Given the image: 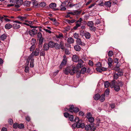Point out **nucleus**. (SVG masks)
<instances>
[{
    "label": "nucleus",
    "mask_w": 131,
    "mask_h": 131,
    "mask_svg": "<svg viewBox=\"0 0 131 131\" xmlns=\"http://www.w3.org/2000/svg\"><path fill=\"white\" fill-rule=\"evenodd\" d=\"M75 67H68L65 69L64 72L66 75L70 73L71 75H73L74 73H76L77 71Z\"/></svg>",
    "instance_id": "1"
},
{
    "label": "nucleus",
    "mask_w": 131,
    "mask_h": 131,
    "mask_svg": "<svg viewBox=\"0 0 131 131\" xmlns=\"http://www.w3.org/2000/svg\"><path fill=\"white\" fill-rule=\"evenodd\" d=\"M40 49L39 48H37L36 49L35 51H33L30 55L28 57L27 59V62L28 64L29 63L31 59L33 58L35 56H38L39 54Z\"/></svg>",
    "instance_id": "2"
},
{
    "label": "nucleus",
    "mask_w": 131,
    "mask_h": 131,
    "mask_svg": "<svg viewBox=\"0 0 131 131\" xmlns=\"http://www.w3.org/2000/svg\"><path fill=\"white\" fill-rule=\"evenodd\" d=\"M80 35L82 36H85L86 39H90L91 37V34L89 32L84 31L83 30L80 31Z\"/></svg>",
    "instance_id": "3"
},
{
    "label": "nucleus",
    "mask_w": 131,
    "mask_h": 131,
    "mask_svg": "<svg viewBox=\"0 0 131 131\" xmlns=\"http://www.w3.org/2000/svg\"><path fill=\"white\" fill-rule=\"evenodd\" d=\"M124 83L122 82H119L116 83V85L113 88L114 90L116 92L119 91L120 87H122L124 84Z\"/></svg>",
    "instance_id": "4"
},
{
    "label": "nucleus",
    "mask_w": 131,
    "mask_h": 131,
    "mask_svg": "<svg viewBox=\"0 0 131 131\" xmlns=\"http://www.w3.org/2000/svg\"><path fill=\"white\" fill-rule=\"evenodd\" d=\"M82 19L81 18H80L79 19L76 21L75 26L73 27V29L75 30H76L78 28L81 26V21Z\"/></svg>",
    "instance_id": "5"
},
{
    "label": "nucleus",
    "mask_w": 131,
    "mask_h": 131,
    "mask_svg": "<svg viewBox=\"0 0 131 131\" xmlns=\"http://www.w3.org/2000/svg\"><path fill=\"white\" fill-rule=\"evenodd\" d=\"M31 42L32 46L30 48V51H32L34 50L36 47V46L35 45L36 43V40L34 39H32Z\"/></svg>",
    "instance_id": "6"
},
{
    "label": "nucleus",
    "mask_w": 131,
    "mask_h": 131,
    "mask_svg": "<svg viewBox=\"0 0 131 131\" xmlns=\"http://www.w3.org/2000/svg\"><path fill=\"white\" fill-rule=\"evenodd\" d=\"M74 121L76 123L77 127L80 128V125L81 124L82 122V120L79 119L78 117H76Z\"/></svg>",
    "instance_id": "7"
},
{
    "label": "nucleus",
    "mask_w": 131,
    "mask_h": 131,
    "mask_svg": "<svg viewBox=\"0 0 131 131\" xmlns=\"http://www.w3.org/2000/svg\"><path fill=\"white\" fill-rule=\"evenodd\" d=\"M81 13V12L78 10H76L75 11L72 12H67V13L68 14H71L73 15H79Z\"/></svg>",
    "instance_id": "8"
},
{
    "label": "nucleus",
    "mask_w": 131,
    "mask_h": 131,
    "mask_svg": "<svg viewBox=\"0 0 131 131\" xmlns=\"http://www.w3.org/2000/svg\"><path fill=\"white\" fill-rule=\"evenodd\" d=\"M85 129L86 130H91V131H94L95 129V128L93 127L92 126H91V125H87L85 127Z\"/></svg>",
    "instance_id": "9"
},
{
    "label": "nucleus",
    "mask_w": 131,
    "mask_h": 131,
    "mask_svg": "<svg viewBox=\"0 0 131 131\" xmlns=\"http://www.w3.org/2000/svg\"><path fill=\"white\" fill-rule=\"evenodd\" d=\"M83 62L81 59H80L78 61V63L77 64L76 67H75L77 68V69L81 68L83 66Z\"/></svg>",
    "instance_id": "10"
},
{
    "label": "nucleus",
    "mask_w": 131,
    "mask_h": 131,
    "mask_svg": "<svg viewBox=\"0 0 131 131\" xmlns=\"http://www.w3.org/2000/svg\"><path fill=\"white\" fill-rule=\"evenodd\" d=\"M49 6L50 8L54 10H58L59 9L58 8H56V4L55 3H52L49 5Z\"/></svg>",
    "instance_id": "11"
},
{
    "label": "nucleus",
    "mask_w": 131,
    "mask_h": 131,
    "mask_svg": "<svg viewBox=\"0 0 131 131\" xmlns=\"http://www.w3.org/2000/svg\"><path fill=\"white\" fill-rule=\"evenodd\" d=\"M37 31L35 29H33L29 31V34L31 36H34L35 35L37 34Z\"/></svg>",
    "instance_id": "12"
},
{
    "label": "nucleus",
    "mask_w": 131,
    "mask_h": 131,
    "mask_svg": "<svg viewBox=\"0 0 131 131\" xmlns=\"http://www.w3.org/2000/svg\"><path fill=\"white\" fill-rule=\"evenodd\" d=\"M76 42L77 44L79 45H81L82 46H85V44L83 42H82L80 38H79L77 39L76 41Z\"/></svg>",
    "instance_id": "13"
},
{
    "label": "nucleus",
    "mask_w": 131,
    "mask_h": 131,
    "mask_svg": "<svg viewBox=\"0 0 131 131\" xmlns=\"http://www.w3.org/2000/svg\"><path fill=\"white\" fill-rule=\"evenodd\" d=\"M97 71L100 72H101L102 71H105L107 69L103 67H97L96 68Z\"/></svg>",
    "instance_id": "14"
},
{
    "label": "nucleus",
    "mask_w": 131,
    "mask_h": 131,
    "mask_svg": "<svg viewBox=\"0 0 131 131\" xmlns=\"http://www.w3.org/2000/svg\"><path fill=\"white\" fill-rule=\"evenodd\" d=\"M72 59L73 61L75 62H78L80 60L79 59L78 56L75 54L73 56Z\"/></svg>",
    "instance_id": "15"
},
{
    "label": "nucleus",
    "mask_w": 131,
    "mask_h": 131,
    "mask_svg": "<svg viewBox=\"0 0 131 131\" xmlns=\"http://www.w3.org/2000/svg\"><path fill=\"white\" fill-rule=\"evenodd\" d=\"M67 60L63 59L60 65L59 66L60 68H62L63 66L64 65H65L67 63Z\"/></svg>",
    "instance_id": "16"
},
{
    "label": "nucleus",
    "mask_w": 131,
    "mask_h": 131,
    "mask_svg": "<svg viewBox=\"0 0 131 131\" xmlns=\"http://www.w3.org/2000/svg\"><path fill=\"white\" fill-rule=\"evenodd\" d=\"M55 43L53 41H50L48 43V46L50 48H54V45Z\"/></svg>",
    "instance_id": "17"
},
{
    "label": "nucleus",
    "mask_w": 131,
    "mask_h": 131,
    "mask_svg": "<svg viewBox=\"0 0 131 131\" xmlns=\"http://www.w3.org/2000/svg\"><path fill=\"white\" fill-rule=\"evenodd\" d=\"M59 46L60 47V49H61L62 50L64 49L65 47L64 45V43L62 41H61L60 42L59 44Z\"/></svg>",
    "instance_id": "18"
},
{
    "label": "nucleus",
    "mask_w": 131,
    "mask_h": 131,
    "mask_svg": "<svg viewBox=\"0 0 131 131\" xmlns=\"http://www.w3.org/2000/svg\"><path fill=\"white\" fill-rule=\"evenodd\" d=\"M67 41L69 43H73L74 42V40L72 38L70 37L68 38Z\"/></svg>",
    "instance_id": "19"
},
{
    "label": "nucleus",
    "mask_w": 131,
    "mask_h": 131,
    "mask_svg": "<svg viewBox=\"0 0 131 131\" xmlns=\"http://www.w3.org/2000/svg\"><path fill=\"white\" fill-rule=\"evenodd\" d=\"M108 64L109 66L111 67L112 66V63L113 62V60L111 58L109 57L108 59Z\"/></svg>",
    "instance_id": "20"
},
{
    "label": "nucleus",
    "mask_w": 131,
    "mask_h": 131,
    "mask_svg": "<svg viewBox=\"0 0 131 131\" xmlns=\"http://www.w3.org/2000/svg\"><path fill=\"white\" fill-rule=\"evenodd\" d=\"M74 48L76 51H79L81 50V48L78 45H76L74 46Z\"/></svg>",
    "instance_id": "21"
},
{
    "label": "nucleus",
    "mask_w": 131,
    "mask_h": 131,
    "mask_svg": "<svg viewBox=\"0 0 131 131\" xmlns=\"http://www.w3.org/2000/svg\"><path fill=\"white\" fill-rule=\"evenodd\" d=\"M116 82V81L115 80H112L110 83V87L111 88H113L116 85L115 84Z\"/></svg>",
    "instance_id": "22"
},
{
    "label": "nucleus",
    "mask_w": 131,
    "mask_h": 131,
    "mask_svg": "<svg viewBox=\"0 0 131 131\" xmlns=\"http://www.w3.org/2000/svg\"><path fill=\"white\" fill-rule=\"evenodd\" d=\"M13 27L14 29H17L20 27V26L17 24H14L13 25Z\"/></svg>",
    "instance_id": "23"
},
{
    "label": "nucleus",
    "mask_w": 131,
    "mask_h": 131,
    "mask_svg": "<svg viewBox=\"0 0 131 131\" xmlns=\"http://www.w3.org/2000/svg\"><path fill=\"white\" fill-rule=\"evenodd\" d=\"M12 27V25L9 24H6L5 25V28L7 29H10Z\"/></svg>",
    "instance_id": "24"
},
{
    "label": "nucleus",
    "mask_w": 131,
    "mask_h": 131,
    "mask_svg": "<svg viewBox=\"0 0 131 131\" xmlns=\"http://www.w3.org/2000/svg\"><path fill=\"white\" fill-rule=\"evenodd\" d=\"M69 111H70L71 112H73V110L74 109V106L73 105H69Z\"/></svg>",
    "instance_id": "25"
},
{
    "label": "nucleus",
    "mask_w": 131,
    "mask_h": 131,
    "mask_svg": "<svg viewBox=\"0 0 131 131\" xmlns=\"http://www.w3.org/2000/svg\"><path fill=\"white\" fill-rule=\"evenodd\" d=\"M105 95L104 94H102L101 96H100L99 98L100 101L102 102L104 101L105 100Z\"/></svg>",
    "instance_id": "26"
},
{
    "label": "nucleus",
    "mask_w": 131,
    "mask_h": 131,
    "mask_svg": "<svg viewBox=\"0 0 131 131\" xmlns=\"http://www.w3.org/2000/svg\"><path fill=\"white\" fill-rule=\"evenodd\" d=\"M43 48L44 49V50L46 51H47L49 49V47L48 46V44H47V43L45 44L43 46Z\"/></svg>",
    "instance_id": "27"
},
{
    "label": "nucleus",
    "mask_w": 131,
    "mask_h": 131,
    "mask_svg": "<svg viewBox=\"0 0 131 131\" xmlns=\"http://www.w3.org/2000/svg\"><path fill=\"white\" fill-rule=\"evenodd\" d=\"M66 21L69 24H71L74 23L76 21V20L75 19L71 20L67 19Z\"/></svg>",
    "instance_id": "28"
},
{
    "label": "nucleus",
    "mask_w": 131,
    "mask_h": 131,
    "mask_svg": "<svg viewBox=\"0 0 131 131\" xmlns=\"http://www.w3.org/2000/svg\"><path fill=\"white\" fill-rule=\"evenodd\" d=\"M7 37L6 34H4L1 36L0 38L1 40H4Z\"/></svg>",
    "instance_id": "29"
},
{
    "label": "nucleus",
    "mask_w": 131,
    "mask_h": 131,
    "mask_svg": "<svg viewBox=\"0 0 131 131\" xmlns=\"http://www.w3.org/2000/svg\"><path fill=\"white\" fill-rule=\"evenodd\" d=\"M100 95L98 94H96L94 96V98L96 100H97L99 99Z\"/></svg>",
    "instance_id": "30"
},
{
    "label": "nucleus",
    "mask_w": 131,
    "mask_h": 131,
    "mask_svg": "<svg viewBox=\"0 0 131 131\" xmlns=\"http://www.w3.org/2000/svg\"><path fill=\"white\" fill-rule=\"evenodd\" d=\"M87 25L89 26L92 28L94 25V24L93 21H89L88 22Z\"/></svg>",
    "instance_id": "31"
},
{
    "label": "nucleus",
    "mask_w": 131,
    "mask_h": 131,
    "mask_svg": "<svg viewBox=\"0 0 131 131\" xmlns=\"http://www.w3.org/2000/svg\"><path fill=\"white\" fill-rule=\"evenodd\" d=\"M34 61V59L33 58H32V59H31L30 60V67L32 68L34 66L33 64Z\"/></svg>",
    "instance_id": "32"
},
{
    "label": "nucleus",
    "mask_w": 131,
    "mask_h": 131,
    "mask_svg": "<svg viewBox=\"0 0 131 131\" xmlns=\"http://www.w3.org/2000/svg\"><path fill=\"white\" fill-rule=\"evenodd\" d=\"M105 87L106 88H108L110 85V83L108 81H106L104 83Z\"/></svg>",
    "instance_id": "33"
},
{
    "label": "nucleus",
    "mask_w": 131,
    "mask_h": 131,
    "mask_svg": "<svg viewBox=\"0 0 131 131\" xmlns=\"http://www.w3.org/2000/svg\"><path fill=\"white\" fill-rule=\"evenodd\" d=\"M76 69L77 70V71L76 72V77H77L79 78L80 77L81 73L80 71H79L77 69V68Z\"/></svg>",
    "instance_id": "34"
},
{
    "label": "nucleus",
    "mask_w": 131,
    "mask_h": 131,
    "mask_svg": "<svg viewBox=\"0 0 131 131\" xmlns=\"http://www.w3.org/2000/svg\"><path fill=\"white\" fill-rule=\"evenodd\" d=\"M60 47L59 46V44L57 43H55L54 45V48L57 49H60Z\"/></svg>",
    "instance_id": "35"
},
{
    "label": "nucleus",
    "mask_w": 131,
    "mask_h": 131,
    "mask_svg": "<svg viewBox=\"0 0 131 131\" xmlns=\"http://www.w3.org/2000/svg\"><path fill=\"white\" fill-rule=\"evenodd\" d=\"M111 2L110 1L106 2L105 3V5L107 6L110 7L111 6Z\"/></svg>",
    "instance_id": "36"
},
{
    "label": "nucleus",
    "mask_w": 131,
    "mask_h": 131,
    "mask_svg": "<svg viewBox=\"0 0 131 131\" xmlns=\"http://www.w3.org/2000/svg\"><path fill=\"white\" fill-rule=\"evenodd\" d=\"M24 126L23 124L21 123L18 124V128L20 129H23L24 128Z\"/></svg>",
    "instance_id": "37"
},
{
    "label": "nucleus",
    "mask_w": 131,
    "mask_h": 131,
    "mask_svg": "<svg viewBox=\"0 0 131 131\" xmlns=\"http://www.w3.org/2000/svg\"><path fill=\"white\" fill-rule=\"evenodd\" d=\"M23 0H17V3L18 5H21L23 4Z\"/></svg>",
    "instance_id": "38"
},
{
    "label": "nucleus",
    "mask_w": 131,
    "mask_h": 131,
    "mask_svg": "<svg viewBox=\"0 0 131 131\" xmlns=\"http://www.w3.org/2000/svg\"><path fill=\"white\" fill-rule=\"evenodd\" d=\"M70 30V27H69V26H68L65 28L63 30V31L64 32H66L67 31L69 30Z\"/></svg>",
    "instance_id": "39"
},
{
    "label": "nucleus",
    "mask_w": 131,
    "mask_h": 131,
    "mask_svg": "<svg viewBox=\"0 0 131 131\" xmlns=\"http://www.w3.org/2000/svg\"><path fill=\"white\" fill-rule=\"evenodd\" d=\"M88 118V121L90 123H92L94 121V119L92 117H90Z\"/></svg>",
    "instance_id": "40"
},
{
    "label": "nucleus",
    "mask_w": 131,
    "mask_h": 131,
    "mask_svg": "<svg viewBox=\"0 0 131 131\" xmlns=\"http://www.w3.org/2000/svg\"><path fill=\"white\" fill-rule=\"evenodd\" d=\"M44 50L42 49L40 52V56H44L45 55V52Z\"/></svg>",
    "instance_id": "41"
},
{
    "label": "nucleus",
    "mask_w": 131,
    "mask_h": 131,
    "mask_svg": "<svg viewBox=\"0 0 131 131\" xmlns=\"http://www.w3.org/2000/svg\"><path fill=\"white\" fill-rule=\"evenodd\" d=\"M119 76V75H118V73H114L113 75L114 79H117L118 78V77Z\"/></svg>",
    "instance_id": "42"
},
{
    "label": "nucleus",
    "mask_w": 131,
    "mask_h": 131,
    "mask_svg": "<svg viewBox=\"0 0 131 131\" xmlns=\"http://www.w3.org/2000/svg\"><path fill=\"white\" fill-rule=\"evenodd\" d=\"M86 68H83L81 69L80 72L84 74L86 72Z\"/></svg>",
    "instance_id": "43"
},
{
    "label": "nucleus",
    "mask_w": 131,
    "mask_h": 131,
    "mask_svg": "<svg viewBox=\"0 0 131 131\" xmlns=\"http://www.w3.org/2000/svg\"><path fill=\"white\" fill-rule=\"evenodd\" d=\"M108 54L109 57H111L113 54V52L112 51H109L108 53Z\"/></svg>",
    "instance_id": "44"
},
{
    "label": "nucleus",
    "mask_w": 131,
    "mask_h": 131,
    "mask_svg": "<svg viewBox=\"0 0 131 131\" xmlns=\"http://www.w3.org/2000/svg\"><path fill=\"white\" fill-rule=\"evenodd\" d=\"M65 53L67 55H69L70 54V52L69 50L67 49H66L64 50Z\"/></svg>",
    "instance_id": "45"
},
{
    "label": "nucleus",
    "mask_w": 131,
    "mask_h": 131,
    "mask_svg": "<svg viewBox=\"0 0 131 131\" xmlns=\"http://www.w3.org/2000/svg\"><path fill=\"white\" fill-rule=\"evenodd\" d=\"M69 118L70 120L71 121H72L73 120L74 116L73 115H70L69 117Z\"/></svg>",
    "instance_id": "46"
},
{
    "label": "nucleus",
    "mask_w": 131,
    "mask_h": 131,
    "mask_svg": "<svg viewBox=\"0 0 131 131\" xmlns=\"http://www.w3.org/2000/svg\"><path fill=\"white\" fill-rule=\"evenodd\" d=\"M17 18L20 19V20L23 21L25 19V17L22 16H18Z\"/></svg>",
    "instance_id": "47"
},
{
    "label": "nucleus",
    "mask_w": 131,
    "mask_h": 131,
    "mask_svg": "<svg viewBox=\"0 0 131 131\" xmlns=\"http://www.w3.org/2000/svg\"><path fill=\"white\" fill-rule=\"evenodd\" d=\"M29 71V68L28 66H26L25 67V71L26 73H28Z\"/></svg>",
    "instance_id": "48"
},
{
    "label": "nucleus",
    "mask_w": 131,
    "mask_h": 131,
    "mask_svg": "<svg viewBox=\"0 0 131 131\" xmlns=\"http://www.w3.org/2000/svg\"><path fill=\"white\" fill-rule=\"evenodd\" d=\"M79 111V109L78 107H76L74 108V109L73 110V112L75 113L78 112Z\"/></svg>",
    "instance_id": "49"
},
{
    "label": "nucleus",
    "mask_w": 131,
    "mask_h": 131,
    "mask_svg": "<svg viewBox=\"0 0 131 131\" xmlns=\"http://www.w3.org/2000/svg\"><path fill=\"white\" fill-rule=\"evenodd\" d=\"M39 38V43L41 45L43 43V38L42 37Z\"/></svg>",
    "instance_id": "50"
},
{
    "label": "nucleus",
    "mask_w": 131,
    "mask_h": 131,
    "mask_svg": "<svg viewBox=\"0 0 131 131\" xmlns=\"http://www.w3.org/2000/svg\"><path fill=\"white\" fill-rule=\"evenodd\" d=\"M18 124L17 123H14L13 125V127L14 128H17L18 127Z\"/></svg>",
    "instance_id": "51"
},
{
    "label": "nucleus",
    "mask_w": 131,
    "mask_h": 131,
    "mask_svg": "<svg viewBox=\"0 0 131 131\" xmlns=\"http://www.w3.org/2000/svg\"><path fill=\"white\" fill-rule=\"evenodd\" d=\"M109 93V90L108 89H107L105 91V95H108Z\"/></svg>",
    "instance_id": "52"
},
{
    "label": "nucleus",
    "mask_w": 131,
    "mask_h": 131,
    "mask_svg": "<svg viewBox=\"0 0 131 131\" xmlns=\"http://www.w3.org/2000/svg\"><path fill=\"white\" fill-rule=\"evenodd\" d=\"M42 34L40 32H39L37 34V36L38 38H40L42 37Z\"/></svg>",
    "instance_id": "53"
},
{
    "label": "nucleus",
    "mask_w": 131,
    "mask_h": 131,
    "mask_svg": "<svg viewBox=\"0 0 131 131\" xmlns=\"http://www.w3.org/2000/svg\"><path fill=\"white\" fill-rule=\"evenodd\" d=\"M73 36L74 38L75 39H77L79 38V35L78 34L75 33L74 35Z\"/></svg>",
    "instance_id": "54"
},
{
    "label": "nucleus",
    "mask_w": 131,
    "mask_h": 131,
    "mask_svg": "<svg viewBox=\"0 0 131 131\" xmlns=\"http://www.w3.org/2000/svg\"><path fill=\"white\" fill-rule=\"evenodd\" d=\"M43 29L44 30H45L46 32H48L49 34L51 33V31L49 30H48L47 29H46L45 28H43Z\"/></svg>",
    "instance_id": "55"
},
{
    "label": "nucleus",
    "mask_w": 131,
    "mask_h": 131,
    "mask_svg": "<svg viewBox=\"0 0 131 131\" xmlns=\"http://www.w3.org/2000/svg\"><path fill=\"white\" fill-rule=\"evenodd\" d=\"M70 115L68 113L65 112L64 113V115L66 118L69 117Z\"/></svg>",
    "instance_id": "56"
},
{
    "label": "nucleus",
    "mask_w": 131,
    "mask_h": 131,
    "mask_svg": "<svg viewBox=\"0 0 131 131\" xmlns=\"http://www.w3.org/2000/svg\"><path fill=\"white\" fill-rule=\"evenodd\" d=\"M117 73H118V75H119V76L122 75H123V72L120 71H118Z\"/></svg>",
    "instance_id": "57"
},
{
    "label": "nucleus",
    "mask_w": 131,
    "mask_h": 131,
    "mask_svg": "<svg viewBox=\"0 0 131 131\" xmlns=\"http://www.w3.org/2000/svg\"><path fill=\"white\" fill-rule=\"evenodd\" d=\"M60 7L61 8L60 10H65L66 9L65 7L63 6L62 5H61L60 6Z\"/></svg>",
    "instance_id": "58"
},
{
    "label": "nucleus",
    "mask_w": 131,
    "mask_h": 131,
    "mask_svg": "<svg viewBox=\"0 0 131 131\" xmlns=\"http://www.w3.org/2000/svg\"><path fill=\"white\" fill-rule=\"evenodd\" d=\"M75 5V4L73 5V4H71V3H69L67 5V6H68L69 7H71Z\"/></svg>",
    "instance_id": "59"
},
{
    "label": "nucleus",
    "mask_w": 131,
    "mask_h": 131,
    "mask_svg": "<svg viewBox=\"0 0 131 131\" xmlns=\"http://www.w3.org/2000/svg\"><path fill=\"white\" fill-rule=\"evenodd\" d=\"M56 37L57 38H60L63 37V35L62 34H59L58 35H57Z\"/></svg>",
    "instance_id": "60"
},
{
    "label": "nucleus",
    "mask_w": 131,
    "mask_h": 131,
    "mask_svg": "<svg viewBox=\"0 0 131 131\" xmlns=\"http://www.w3.org/2000/svg\"><path fill=\"white\" fill-rule=\"evenodd\" d=\"M40 5L42 7H44L46 5V3L44 2H41L40 4Z\"/></svg>",
    "instance_id": "61"
},
{
    "label": "nucleus",
    "mask_w": 131,
    "mask_h": 131,
    "mask_svg": "<svg viewBox=\"0 0 131 131\" xmlns=\"http://www.w3.org/2000/svg\"><path fill=\"white\" fill-rule=\"evenodd\" d=\"M96 66L98 67H101L102 66L101 63L100 62H98L97 64H96Z\"/></svg>",
    "instance_id": "62"
},
{
    "label": "nucleus",
    "mask_w": 131,
    "mask_h": 131,
    "mask_svg": "<svg viewBox=\"0 0 131 131\" xmlns=\"http://www.w3.org/2000/svg\"><path fill=\"white\" fill-rule=\"evenodd\" d=\"M8 123L10 125H12L13 123V122L12 119H10L8 120Z\"/></svg>",
    "instance_id": "63"
},
{
    "label": "nucleus",
    "mask_w": 131,
    "mask_h": 131,
    "mask_svg": "<svg viewBox=\"0 0 131 131\" xmlns=\"http://www.w3.org/2000/svg\"><path fill=\"white\" fill-rule=\"evenodd\" d=\"M119 60L118 59L116 58L114 60V62L115 63H118L119 62Z\"/></svg>",
    "instance_id": "64"
}]
</instances>
